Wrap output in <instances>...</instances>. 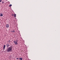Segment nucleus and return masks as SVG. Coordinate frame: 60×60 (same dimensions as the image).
Listing matches in <instances>:
<instances>
[{
	"label": "nucleus",
	"mask_w": 60,
	"mask_h": 60,
	"mask_svg": "<svg viewBox=\"0 0 60 60\" xmlns=\"http://www.w3.org/2000/svg\"><path fill=\"white\" fill-rule=\"evenodd\" d=\"M0 16H1V17H3V15L2 14H1V13H0Z\"/></svg>",
	"instance_id": "obj_7"
},
{
	"label": "nucleus",
	"mask_w": 60,
	"mask_h": 60,
	"mask_svg": "<svg viewBox=\"0 0 60 60\" xmlns=\"http://www.w3.org/2000/svg\"><path fill=\"white\" fill-rule=\"evenodd\" d=\"M2 2V0H0V2Z\"/></svg>",
	"instance_id": "obj_14"
},
{
	"label": "nucleus",
	"mask_w": 60,
	"mask_h": 60,
	"mask_svg": "<svg viewBox=\"0 0 60 60\" xmlns=\"http://www.w3.org/2000/svg\"><path fill=\"white\" fill-rule=\"evenodd\" d=\"M19 58V60H22L23 59L21 57L20 58Z\"/></svg>",
	"instance_id": "obj_8"
},
{
	"label": "nucleus",
	"mask_w": 60,
	"mask_h": 60,
	"mask_svg": "<svg viewBox=\"0 0 60 60\" xmlns=\"http://www.w3.org/2000/svg\"><path fill=\"white\" fill-rule=\"evenodd\" d=\"M6 46V45H4V47H3V49H5V47Z\"/></svg>",
	"instance_id": "obj_5"
},
{
	"label": "nucleus",
	"mask_w": 60,
	"mask_h": 60,
	"mask_svg": "<svg viewBox=\"0 0 60 60\" xmlns=\"http://www.w3.org/2000/svg\"><path fill=\"white\" fill-rule=\"evenodd\" d=\"M12 16H13V15L14 16V15L12 14Z\"/></svg>",
	"instance_id": "obj_15"
},
{
	"label": "nucleus",
	"mask_w": 60,
	"mask_h": 60,
	"mask_svg": "<svg viewBox=\"0 0 60 60\" xmlns=\"http://www.w3.org/2000/svg\"><path fill=\"white\" fill-rule=\"evenodd\" d=\"M15 41H16V42H18V39H16L15 40Z\"/></svg>",
	"instance_id": "obj_10"
},
{
	"label": "nucleus",
	"mask_w": 60,
	"mask_h": 60,
	"mask_svg": "<svg viewBox=\"0 0 60 60\" xmlns=\"http://www.w3.org/2000/svg\"><path fill=\"white\" fill-rule=\"evenodd\" d=\"M13 42L15 44V45H18V42H17L16 41H13Z\"/></svg>",
	"instance_id": "obj_2"
},
{
	"label": "nucleus",
	"mask_w": 60,
	"mask_h": 60,
	"mask_svg": "<svg viewBox=\"0 0 60 60\" xmlns=\"http://www.w3.org/2000/svg\"><path fill=\"white\" fill-rule=\"evenodd\" d=\"M12 6V5L11 4H10L9 6V7H11V6Z\"/></svg>",
	"instance_id": "obj_11"
},
{
	"label": "nucleus",
	"mask_w": 60,
	"mask_h": 60,
	"mask_svg": "<svg viewBox=\"0 0 60 60\" xmlns=\"http://www.w3.org/2000/svg\"><path fill=\"white\" fill-rule=\"evenodd\" d=\"M14 18H16V14H15L14 15Z\"/></svg>",
	"instance_id": "obj_6"
},
{
	"label": "nucleus",
	"mask_w": 60,
	"mask_h": 60,
	"mask_svg": "<svg viewBox=\"0 0 60 60\" xmlns=\"http://www.w3.org/2000/svg\"><path fill=\"white\" fill-rule=\"evenodd\" d=\"M6 26L7 28H8L9 27V25L8 24H7L6 25Z\"/></svg>",
	"instance_id": "obj_3"
},
{
	"label": "nucleus",
	"mask_w": 60,
	"mask_h": 60,
	"mask_svg": "<svg viewBox=\"0 0 60 60\" xmlns=\"http://www.w3.org/2000/svg\"><path fill=\"white\" fill-rule=\"evenodd\" d=\"M11 41H10V40H9L8 41V42H10Z\"/></svg>",
	"instance_id": "obj_13"
},
{
	"label": "nucleus",
	"mask_w": 60,
	"mask_h": 60,
	"mask_svg": "<svg viewBox=\"0 0 60 60\" xmlns=\"http://www.w3.org/2000/svg\"><path fill=\"white\" fill-rule=\"evenodd\" d=\"M11 32H12V33H14L15 32V31L14 30H12L11 31Z\"/></svg>",
	"instance_id": "obj_9"
},
{
	"label": "nucleus",
	"mask_w": 60,
	"mask_h": 60,
	"mask_svg": "<svg viewBox=\"0 0 60 60\" xmlns=\"http://www.w3.org/2000/svg\"><path fill=\"white\" fill-rule=\"evenodd\" d=\"M6 45L7 46V47L8 48V47H9V46H10V45L8 44H7Z\"/></svg>",
	"instance_id": "obj_4"
},
{
	"label": "nucleus",
	"mask_w": 60,
	"mask_h": 60,
	"mask_svg": "<svg viewBox=\"0 0 60 60\" xmlns=\"http://www.w3.org/2000/svg\"><path fill=\"white\" fill-rule=\"evenodd\" d=\"M19 58H16L17 60H18V59H19Z\"/></svg>",
	"instance_id": "obj_12"
},
{
	"label": "nucleus",
	"mask_w": 60,
	"mask_h": 60,
	"mask_svg": "<svg viewBox=\"0 0 60 60\" xmlns=\"http://www.w3.org/2000/svg\"><path fill=\"white\" fill-rule=\"evenodd\" d=\"M4 2H2V4H4Z\"/></svg>",
	"instance_id": "obj_16"
},
{
	"label": "nucleus",
	"mask_w": 60,
	"mask_h": 60,
	"mask_svg": "<svg viewBox=\"0 0 60 60\" xmlns=\"http://www.w3.org/2000/svg\"><path fill=\"white\" fill-rule=\"evenodd\" d=\"M12 46H11L9 47L7 49L8 52H11V50H12Z\"/></svg>",
	"instance_id": "obj_1"
}]
</instances>
